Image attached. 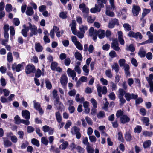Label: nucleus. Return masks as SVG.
Returning a JSON list of instances; mask_svg holds the SVG:
<instances>
[{
    "label": "nucleus",
    "instance_id": "f257e3e1",
    "mask_svg": "<svg viewBox=\"0 0 153 153\" xmlns=\"http://www.w3.org/2000/svg\"><path fill=\"white\" fill-rule=\"evenodd\" d=\"M97 3L95 4L94 8H92L90 9V12L92 13H95L97 12H100L101 8H104V5L103 4H106L107 2V0H97Z\"/></svg>",
    "mask_w": 153,
    "mask_h": 153
},
{
    "label": "nucleus",
    "instance_id": "f03ea898",
    "mask_svg": "<svg viewBox=\"0 0 153 153\" xmlns=\"http://www.w3.org/2000/svg\"><path fill=\"white\" fill-rule=\"evenodd\" d=\"M119 94L118 97L119 99L120 102V105L122 106L123 104L126 102V100L123 98V96L125 93V91L122 88H119Z\"/></svg>",
    "mask_w": 153,
    "mask_h": 153
},
{
    "label": "nucleus",
    "instance_id": "7ed1b4c3",
    "mask_svg": "<svg viewBox=\"0 0 153 153\" xmlns=\"http://www.w3.org/2000/svg\"><path fill=\"white\" fill-rule=\"evenodd\" d=\"M36 71L34 65L32 64H29L25 67V72L27 74L34 73Z\"/></svg>",
    "mask_w": 153,
    "mask_h": 153
},
{
    "label": "nucleus",
    "instance_id": "20e7f679",
    "mask_svg": "<svg viewBox=\"0 0 153 153\" xmlns=\"http://www.w3.org/2000/svg\"><path fill=\"white\" fill-rule=\"evenodd\" d=\"M124 97L126 99L127 101L129 102L131 99H135L138 98V96L137 94H135L134 93L131 94L128 92H126L125 91Z\"/></svg>",
    "mask_w": 153,
    "mask_h": 153
},
{
    "label": "nucleus",
    "instance_id": "39448f33",
    "mask_svg": "<svg viewBox=\"0 0 153 153\" xmlns=\"http://www.w3.org/2000/svg\"><path fill=\"white\" fill-rule=\"evenodd\" d=\"M132 11L134 16H136L138 15L139 12L141 11V8L139 6L134 5Z\"/></svg>",
    "mask_w": 153,
    "mask_h": 153
},
{
    "label": "nucleus",
    "instance_id": "423d86ee",
    "mask_svg": "<svg viewBox=\"0 0 153 153\" xmlns=\"http://www.w3.org/2000/svg\"><path fill=\"white\" fill-rule=\"evenodd\" d=\"M115 25L118 26L119 25L118 20L117 19L114 18L112 19L108 24V27L110 28H114Z\"/></svg>",
    "mask_w": 153,
    "mask_h": 153
},
{
    "label": "nucleus",
    "instance_id": "0eeeda50",
    "mask_svg": "<svg viewBox=\"0 0 153 153\" xmlns=\"http://www.w3.org/2000/svg\"><path fill=\"white\" fill-rule=\"evenodd\" d=\"M111 47L113 49L116 51H119L120 48L119 47L118 41L117 39H115L113 40V42L111 44Z\"/></svg>",
    "mask_w": 153,
    "mask_h": 153
},
{
    "label": "nucleus",
    "instance_id": "6e6552de",
    "mask_svg": "<svg viewBox=\"0 0 153 153\" xmlns=\"http://www.w3.org/2000/svg\"><path fill=\"white\" fill-rule=\"evenodd\" d=\"M31 32L30 33L28 38H30L33 35H36L37 34L38 30L37 27L34 25H33L30 29Z\"/></svg>",
    "mask_w": 153,
    "mask_h": 153
},
{
    "label": "nucleus",
    "instance_id": "1a4fd4ad",
    "mask_svg": "<svg viewBox=\"0 0 153 153\" xmlns=\"http://www.w3.org/2000/svg\"><path fill=\"white\" fill-rule=\"evenodd\" d=\"M68 78L65 74L62 75L60 78V82L62 86L66 85L68 83Z\"/></svg>",
    "mask_w": 153,
    "mask_h": 153
},
{
    "label": "nucleus",
    "instance_id": "9d476101",
    "mask_svg": "<svg viewBox=\"0 0 153 153\" xmlns=\"http://www.w3.org/2000/svg\"><path fill=\"white\" fill-rule=\"evenodd\" d=\"M120 122L123 124L129 122L130 120L129 117L126 114L120 117Z\"/></svg>",
    "mask_w": 153,
    "mask_h": 153
},
{
    "label": "nucleus",
    "instance_id": "9b49d317",
    "mask_svg": "<svg viewBox=\"0 0 153 153\" xmlns=\"http://www.w3.org/2000/svg\"><path fill=\"white\" fill-rule=\"evenodd\" d=\"M54 105L56 106H57V105H59L57 108V109L59 110L62 111V110L64 108V106L63 104L60 102V99H59L58 98L56 99V101H54Z\"/></svg>",
    "mask_w": 153,
    "mask_h": 153
},
{
    "label": "nucleus",
    "instance_id": "f8f14e48",
    "mask_svg": "<svg viewBox=\"0 0 153 153\" xmlns=\"http://www.w3.org/2000/svg\"><path fill=\"white\" fill-rule=\"evenodd\" d=\"M22 115L25 119L29 120L30 118V114L29 111L27 110H23L22 111Z\"/></svg>",
    "mask_w": 153,
    "mask_h": 153
},
{
    "label": "nucleus",
    "instance_id": "ddd939ff",
    "mask_svg": "<svg viewBox=\"0 0 153 153\" xmlns=\"http://www.w3.org/2000/svg\"><path fill=\"white\" fill-rule=\"evenodd\" d=\"M124 136L125 138L127 141H130L132 139L131 133L129 131H127L126 132Z\"/></svg>",
    "mask_w": 153,
    "mask_h": 153
},
{
    "label": "nucleus",
    "instance_id": "4468645a",
    "mask_svg": "<svg viewBox=\"0 0 153 153\" xmlns=\"http://www.w3.org/2000/svg\"><path fill=\"white\" fill-rule=\"evenodd\" d=\"M67 72L68 75H70L73 78H74L76 76V73L74 70H72L70 68L68 69Z\"/></svg>",
    "mask_w": 153,
    "mask_h": 153
},
{
    "label": "nucleus",
    "instance_id": "2eb2a0df",
    "mask_svg": "<svg viewBox=\"0 0 153 153\" xmlns=\"http://www.w3.org/2000/svg\"><path fill=\"white\" fill-rule=\"evenodd\" d=\"M35 48L36 51L38 52H42L43 49V47L39 42L35 44Z\"/></svg>",
    "mask_w": 153,
    "mask_h": 153
},
{
    "label": "nucleus",
    "instance_id": "dca6fc26",
    "mask_svg": "<svg viewBox=\"0 0 153 153\" xmlns=\"http://www.w3.org/2000/svg\"><path fill=\"white\" fill-rule=\"evenodd\" d=\"M143 123L146 126H148L149 124V118L146 117H143L141 119Z\"/></svg>",
    "mask_w": 153,
    "mask_h": 153
},
{
    "label": "nucleus",
    "instance_id": "f3484780",
    "mask_svg": "<svg viewBox=\"0 0 153 153\" xmlns=\"http://www.w3.org/2000/svg\"><path fill=\"white\" fill-rule=\"evenodd\" d=\"M34 13V11L32 7H28L26 11V14L29 16L32 15Z\"/></svg>",
    "mask_w": 153,
    "mask_h": 153
},
{
    "label": "nucleus",
    "instance_id": "a211bd4d",
    "mask_svg": "<svg viewBox=\"0 0 153 153\" xmlns=\"http://www.w3.org/2000/svg\"><path fill=\"white\" fill-rule=\"evenodd\" d=\"M80 129L78 127L74 126L71 128V133L73 135L75 134L80 131Z\"/></svg>",
    "mask_w": 153,
    "mask_h": 153
},
{
    "label": "nucleus",
    "instance_id": "6ab92c4d",
    "mask_svg": "<svg viewBox=\"0 0 153 153\" xmlns=\"http://www.w3.org/2000/svg\"><path fill=\"white\" fill-rule=\"evenodd\" d=\"M55 116L57 122L59 123H61L62 121V117L59 111L55 113Z\"/></svg>",
    "mask_w": 153,
    "mask_h": 153
},
{
    "label": "nucleus",
    "instance_id": "aec40b11",
    "mask_svg": "<svg viewBox=\"0 0 153 153\" xmlns=\"http://www.w3.org/2000/svg\"><path fill=\"white\" fill-rule=\"evenodd\" d=\"M74 56L76 59L79 61H82L83 57L80 52L78 51L75 52Z\"/></svg>",
    "mask_w": 153,
    "mask_h": 153
},
{
    "label": "nucleus",
    "instance_id": "412c9836",
    "mask_svg": "<svg viewBox=\"0 0 153 153\" xmlns=\"http://www.w3.org/2000/svg\"><path fill=\"white\" fill-rule=\"evenodd\" d=\"M45 83L47 89L49 90L51 89L52 87V85L48 79H45Z\"/></svg>",
    "mask_w": 153,
    "mask_h": 153
},
{
    "label": "nucleus",
    "instance_id": "4be33fe9",
    "mask_svg": "<svg viewBox=\"0 0 153 153\" xmlns=\"http://www.w3.org/2000/svg\"><path fill=\"white\" fill-rule=\"evenodd\" d=\"M142 130V128L141 126L137 125L135 128L134 131L135 133L139 134L141 133Z\"/></svg>",
    "mask_w": 153,
    "mask_h": 153
},
{
    "label": "nucleus",
    "instance_id": "5701e85b",
    "mask_svg": "<svg viewBox=\"0 0 153 153\" xmlns=\"http://www.w3.org/2000/svg\"><path fill=\"white\" fill-rule=\"evenodd\" d=\"M97 117L98 119L105 117V113L104 111H100L97 114Z\"/></svg>",
    "mask_w": 153,
    "mask_h": 153
},
{
    "label": "nucleus",
    "instance_id": "b1692460",
    "mask_svg": "<svg viewBox=\"0 0 153 153\" xmlns=\"http://www.w3.org/2000/svg\"><path fill=\"white\" fill-rule=\"evenodd\" d=\"M61 149V146L59 147V148H55L53 146H51V147L50 150H52L53 152L55 153H59L60 152V149Z\"/></svg>",
    "mask_w": 153,
    "mask_h": 153
},
{
    "label": "nucleus",
    "instance_id": "393cba45",
    "mask_svg": "<svg viewBox=\"0 0 153 153\" xmlns=\"http://www.w3.org/2000/svg\"><path fill=\"white\" fill-rule=\"evenodd\" d=\"M123 111L121 110V109L117 110V111L116 114V117L118 118L120 117L123 116L124 114Z\"/></svg>",
    "mask_w": 153,
    "mask_h": 153
},
{
    "label": "nucleus",
    "instance_id": "a878e982",
    "mask_svg": "<svg viewBox=\"0 0 153 153\" xmlns=\"http://www.w3.org/2000/svg\"><path fill=\"white\" fill-rule=\"evenodd\" d=\"M151 144L150 140H148L144 142L143 144V147L144 148H147L150 146Z\"/></svg>",
    "mask_w": 153,
    "mask_h": 153
},
{
    "label": "nucleus",
    "instance_id": "bb28decb",
    "mask_svg": "<svg viewBox=\"0 0 153 153\" xmlns=\"http://www.w3.org/2000/svg\"><path fill=\"white\" fill-rule=\"evenodd\" d=\"M143 135L145 137H151L153 135V132L152 131H145L143 132Z\"/></svg>",
    "mask_w": 153,
    "mask_h": 153
},
{
    "label": "nucleus",
    "instance_id": "cd10ccee",
    "mask_svg": "<svg viewBox=\"0 0 153 153\" xmlns=\"http://www.w3.org/2000/svg\"><path fill=\"white\" fill-rule=\"evenodd\" d=\"M151 11L150 9H147L144 8L143 10V12L142 13V16L143 17H144L147 14L149 13Z\"/></svg>",
    "mask_w": 153,
    "mask_h": 153
},
{
    "label": "nucleus",
    "instance_id": "c85d7f7f",
    "mask_svg": "<svg viewBox=\"0 0 153 153\" xmlns=\"http://www.w3.org/2000/svg\"><path fill=\"white\" fill-rule=\"evenodd\" d=\"M126 50L127 51H130L131 52H134L135 50V47L132 44H130L129 46L126 48Z\"/></svg>",
    "mask_w": 153,
    "mask_h": 153
},
{
    "label": "nucleus",
    "instance_id": "c756f323",
    "mask_svg": "<svg viewBox=\"0 0 153 153\" xmlns=\"http://www.w3.org/2000/svg\"><path fill=\"white\" fill-rule=\"evenodd\" d=\"M82 70L85 74H84V75L85 76H88V75L89 69L88 68L87 66L86 65H85L82 67Z\"/></svg>",
    "mask_w": 153,
    "mask_h": 153
},
{
    "label": "nucleus",
    "instance_id": "7c9ffc66",
    "mask_svg": "<svg viewBox=\"0 0 153 153\" xmlns=\"http://www.w3.org/2000/svg\"><path fill=\"white\" fill-rule=\"evenodd\" d=\"M31 143L34 145L36 146L37 147H39V140L35 139L33 138L31 140Z\"/></svg>",
    "mask_w": 153,
    "mask_h": 153
},
{
    "label": "nucleus",
    "instance_id": "2f4dec72",
    "mask_svg": "<svg viewBox=\"0 0 153 153\" xmlns=\"http://www.w3.org/2000/svg\"><path fill=\"white\" fill-rule=\"evenodd\" d=\"M118 139L119 141H121L122 143H123L125 141L123 137L122 133L121 132H118Z\"/></svg>",
    "mask_w": 153,
    "mask_h": 153
},
{
    "label": "nucleus",
    "instance_id": "473e14b6",
    "mask_svg": "<svg viewBox=\"0 0 153 153\" xmlns=\"http://www.w3.org/2000/svg\"><path fill=\"white\" fill-rule=\"evenodd\" d=\"M58 65V63L56 62H53L51 63V68L53 71H54Z\"/></svg>",
    "mask_w": 153,
    "mask_h": 153
},
{
    "label": "nucleus",
    "instance_id": "72a5a7b5",
    "mask_svg": "<svg viewBox=\"0 0 153 153\" xmlns=\"http://www.w3.org/2000/svg\"><path fill=\"white\" fill-rule=\"evenodd\" d=\"M86 149L88 153H94V149L91 146H87Z\"/></svg>",
    "mask_w": 153,
    "mask_h": 153
},
{
    "label": "nucleus",
    "instance_id": "f704fd0d",
    "mask_svg": "<svg viewBox=\"0 0 153 153\" xmlns=\"http://www.w3.org/2000/svg\"><path fill=\"white\" fill-rule=\"evenodd\" d=\"M88 27L87 26H84L83 25H82L81 27H79V29L81 32L83 33H85L86 31L88 30Z\"/></svg>",
    "mask_w": 153,
    "mask_h": 153
},
{
    "label": "nucleus",
    "instance_id": "c9c22d12",
    "mask_svg": "<svg viewBox=\"0 0 153 153\" xmlns=\"http://www.w3.org/2000/svg\"><path fill=\"white\" fill-rule=\"evenodd\" d=\"M138 54L140 57H144L146 55V52L144 50H140L138 52Z\"/></svg>",
    "mask_w": 153,
    "mask_h": 153
},
{
    "label": "nucleus",
    "instance_id": "e433bc0d",
    "mask_svg": "<svg viewBox=\"0 0 153 153\" xmlns=\"http://www.w3.org/2000/svg\"><path fill=\"white\" fill-rule=\"evenodd\" d=\"M100 31V33L99 34L98 37L100 39H102L104 38L105 36V31L101 29Z\"/></svg>",
    "mask_w": 153,
    "mask_h": 153
},
{
    "label": "nucleus",
    "instance_id": "4c0bfd02",
    "mask_svg": "<svg viewBox=\"0 0 153 153\" xmlns=\"http://www.w3.org/2000/svg\"><path fill=\"white\" fill-rule=\"evenodd\" d=\"M75 45L76 48L79 50H82L83 49L82 46L79 41L75 43Z\"/></svg>",
    "mask_w": 153,
    "mask_h": 153
},
{
    "label": "nucleus",
    "instance_id": "58836bf2",
    "mask_svg": "<svg viewBox=\"0 0 153 153\" xmlns=\"http://www.w3.org/2000/svg\"><path fill=\"white\" fill-rule=\"evenodd\" d=\"M7 60L9 62H11L13 61V58L12 56V53L11 52H9L7 53Z\"/></svg>",
    "mask_w": 153,
    "mask_h": 153
},
{
    "label": "nucleus",
    "instance_id": "ea45409f",
    "mask_svg": "<svg viewBox=\"0 0 153 153\" xmlns=\"http://www.w3.org/2000/svg\"><path fill=\"white\" fill-rule=\"evenodd\" d=\"M35 76L36 78H39V77L42 74V72L41 71V70L38 68L36 70V71H35Z\"/></svg>",
    "mask_w": 153,
    "mask_h": 153
},
{
    "label": "nucleus",
    "instance_id": "a19ab883",
    "mask_svg": "<svg viewBox=\"0 0 153 153\" xmlns=\"http://www.w3.org/2000/svg\"><path fill=\"white\" fill-rule=\"evenodd\" d=\"M12 10V7L10 4H7L6 6V10L7 12H9L11 11Z\"/></svg>",
    "mask_w": 153,
    "mask_h": 153
},
{
    "label": "nucleus",
    "instance_id": "79ce46f5",
    "mask_svg": "<svg viewBox=\"0 0 153 153\" xmlns=\"http://www.w3.org/2000/svg\"><path fill=\"white\" fill-rule=\"evenodd\" d=\"M112 68V69L115 70L117 73L118 72L119 70V67L117 63H115L114 64V65H113Z\"/></svg>",
    "mask_w": 153,
    "mask_h": 153
},
{
    "label": "nucleus",
    "instance_id": "37998d69",
    "mask_svg": "<svg viewBox=\"0 0 153 153\" xmlns=\"http://www.w3.org/2000/svg\"><path fill=\"white\" fill-rule=\"evenodd\" d=\"M143 37L141 33L139 32H137L136 33H135L134 37L133 38L137 39L139 38L140 39H142Z\"/></svg>",
    "mask_w": 153,
    "mask_h": 153
},
{
    "label": "nucleus",
    "instance_id": "c03bdc74",
    "mask_svg": "<svg viewBox=\"0 0 153 153\" xmlns=\"http://www.w3.org/2000/svg\"><path fill=\"white\" fill-rule=\"evenodd\" d=\"M67 13H65L64 12H61L59 14V16L62 19H65L67 18Z\"/></svg>",
    "mask_w": 153,
    "mask_h": 153
},
{
    "label": "nucleus",
    "instance_id": "a18cd8bd",
    "mask_svg": "<svg viewBox=\"0 0 153 153\" xmlns=\"http://www.w3.org/2000/svg\"><path fill=\"white\" fill-rule=\"evenodd\" d=\"M36 102V100H34L33 101V102L34 103V108L36 110H37L39 109L41 107V105L39 102Z\"/></svg>",
    "mask_w": 153,
    "mask_h": 153
},
{
    "label": "nucleus",
    "instance_id": "49530a36",
    "mask_svg": "<svg viewBox=\"0 0 153 153\" xmlns=\"http://www.w3.org/2000/svg\"><path fill=\"white\" fill-rule=\"evenodd\" d=\"M91 102L94 108H96L97 106V103L96 100L92 98L91 99Z\"/></svg>",
    "mask_w": 153,
    "mask_h": 153
},
{
    "label": "nucleus",
    "instance_id": "de8ad7c7",
    "mask_svg": "<svg viewBox=\"0 0 153 153\" xmlns=\"http://www.w3.org/2000/svg\"><path fill=\"white\" fill-rule=\"evenodd\" d=\"M146 80L148 82H153L152 80L153 79V73L149 75V77H146Z\"/></svg>",
    "mask_w": 153,
    "mask_h": 153
},
{
    "label": "nucleus",
    "instance_id": "09e8293b",
    "mask_svg": "<svg viewBox=\"0 0 153 153\" xmlns=\"http://www.w3.org/2000/svg\"><path fill=\"white\" fill-rule=\"evenodd\" d=\"M53 97L55 99V100L54 101H56V99L57 98H58L59 99H60L59 97L58 96L57 91L55 89L53 90Z\"/></svg>",
    "mask_w": 153,
    "mask_h": 153
},
{
    "label": "nucleus",
    "instance_id": "8fccbe9b",
    "mask_svg": "<svg viewBox=\"0 0 153 153\" xmlns=\"http://www.w3.org/2000/svg\"><path fill=\"white\" fill-rule=\"evenodd\" d=\"M7 74L10 78L11 79V81L13 82H15V78L14 77L13 74L12 72H7Z\"/></svg>",
    "mask_w": 153,
    "mask_h": 153
},
{
    "label": "nucleus",
    "instance_id": "3c124183",
    "mask_svg": "<svg viewBox=\"0 0 153 153\" xmlns=\"http://www.w3.org/2000/svg\"><path fill=\"white\" fill-rule=\"evenodd\" d=\"M68 145V143L67 141L63 142L61 144L62 149V150L65 149L67 147Z\"/></svg>",
    "mask_w": 153,
    "mask_h": 153
},
{
    "label": "nucleus",
    "instance_id": "603ef678",
    "mask_svg": "<svg viewBox=\"0 0 153 153\" xmlns=\"http://www.w3.org/2000/svg\"><path fill=\"white\" fill-rule=\"evenodd\" d=\"M4 144L6 147H9L11 146L12 145V143L8 140H4Z\"/></svg>",
    "mask_w": 153,
    "mask_h": 153
},
{
    "label": "nucleus",
    "instance_id": "864d4df0",
    "mask_svg": "<svg viewBox=\"0 0 153 153\" xmlns=\"http://www.w3.org/2000/svg\"><path fill=\"white\" fill-rule=\"evenodd\" d=\"M124 27L128 31H130L131 29V27L130 25L128 23H125L123 25Z\"/></svg>",
    "mask_w": 153,
    "mask_h": 153
},
{
    "label": "nucleus",
    "instance_id": "5fc2aeb1",
    "mask_svg": "<svg viewBox=\"0 0 153 153\" xmlns=\"http://www.w3.org/2000/svg\"><path fill=\"white\" fill-rule=\"evenodd\" d=\"M41 142L45 145H47L48 143V140H47L46 138L45 137H43L42 138Z\"/></svg>",
    "mask_w": 153,
    "mask_h": 153
},
{
    "label": "nucleus",
    "instance_id": "6e6d98bb",
    "mask_svg": "<svg viewBox=\"0 0 153 153\" xmlns=\"http://www.w3.org/2000/svg\"><path fill=\"white\" fill-rule=\"evenodd\" d=\"M126 60L124 59H120L119 61V63L120 67H121L124 65Z\"/></svg>",
    "mask_w": 153,
    "mask_h": 153
},
{
    "label": "nucleus",
    "instance_id": "4d7b16f0",
    "mask_svg": "<svg viewBox=\"0 0 153 153\" xmlns=\"http://www.w3.org/2000/svg\"><path fill=\"white\" fill-rule=\"evenodd\" d=\"M34 130V128L32 126H28L27 127V131L28 133L33 132Z\"/></svg>",
    "mask_w": 153,
    "mask_h": 153
},
{
    "label": "nucleus",
    "instance_id": "13d9d810",
    "mask_svg": "<svg viewBox=\"0 0 153 153\" xmlns=\"http://www.w3.org/2000/svg\"><path fill=\"white\" fill-rule=\"evenodd\" d=\"M85 120L87 122L88 125H93V123L92 121V120L91 118H90L88 116H86L85 117Z\"/></svg>",
    "mask_w": 153,
    "mask_h": 153
},
{
    "label": "nucleus",
    "instance_id": "bf43d9fd",
    "mask_svg": "<svg viewBox=\"0 0 153 153\" xmlns=\"http://www.w3.org/2000/svg\"><path fill=\"white\" fill-rule=\"evenodd\" d=\"M82 143L84 145H86V146L90 145L88 141V138L87 137H85L83 139Z\"/></svg>",
    "mask_w": 153,
    "mask_h": 153
},
{
    "label": "nucleus",
    "instance_id": "052dcab7",
    "mask_svg": "<svg viewBox=\"0 0 153 153\" xmlns=\"http://www.w3.org/2000/svg\"><path fill=\"white\" fill-rule=\"evenodd\" d=\"M9 29L10 36H14L15 34V30L14 27L13 26H11L10 27Z\"/></svg>",
    "mask_w": 153,
    "mask_h": 153
},
{
    "label": "nucleus",
    "instance_id": "680f3d73",
    "mask_svg": "<svg viewBox=\"0 0 153 153\" xmlns=\"http://www.w3.org/2000/svg\"><path fill=\"white\" fill-rule=\"evenodd\" d=\"M105 74L109 78H111L112 77L111 71L110 69L106 70L105 71Z\"/></svg>",
    "mask_w": 153,
    "mask_h": 153
},
{
    "label": "nucleus",
    "instance_id": "e2e57ef3",
    "mask_svg": "<svg viewBox=\"0 0 153 153\" xmlns=\"http://www.w3.org/2000/svg\"><path fill=\"white\" fill-rule=\"evenodd\" d=\"M109 55L112 58L117 56V54L116 52L114 51H111L109 53Z\"/></svg>",
    "mask_w": 153,
    "mask_h": 153
},
{
    "label": "nucleus",
    "instance_id": "0e129e2a",
    "mask_svg": "<svg viewBox=\"0 0 153 153\" xmlns=\"http://www.w3.org/2000/svg\"><path fill=\"white\" fill-rule=\"evenodd\" d=\"M71 60L70 58H67L64 60L65 65L67 66H68L70 64Z\"/></svg>",
    "mask_w": 153,
    "mask_h": 153
},
{
    "label": "nucleus",
    "instance_id": "69168bd1",
    "mask_svg": "<svg viewBox=\"0 0 153 153\" xmlns=\"http://www.w3.org/2000/svg\"><path fill=\"white\" fill-rule=\"evenodd\" d=\"M140 114L142 116H144L146 115V111L144 108H141L140 110Z\"/></svg>",
    "mask_w": 153,
    "mask_h": 153
},
{
    "label": "nucleus",
    "instance_id": "338daca9",
    "mask_svg": "<svg viewBox=\"0 0 153 153\" xmlns=\"http://www.w3.org/2000/svg\"><path fill=\"white\" fill-rule=\"evenodd\" d=\"M106 15L110 17H114L115 15L114 13L113 12L110 10L106 11Z\"/></svg>",
    "mask_w": 153,
    "mask_h": 153
},
{
    "label": "nucleus",
    "instance_id": "774afa93",
    "mask_svg": "<svg viewBox=\"0 0 153 153\" xmlns=\"http://www.w3.org/2000/svg\"><path fill=\"white\" fill-rule=\"evenodd\" d=\"M14 119L16 124H18L20 123V121L21 119H20V117L18 115L16 116Z\"/></svg>",
    "mask_w": 153,
    "mask_h": 153
}]
</instances>
